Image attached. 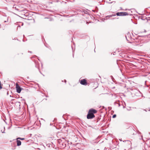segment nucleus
I'll list each match as a JSON object with an SVG mask.
<instances>
[{"mask_svg": "<svg viewBox=\"0 0 150 150\" xmlns=\"http://www.w3.org/2000/svg\"><path fill=\"white\" fill-rule=\"evenodd\" d=\"M97 111L94 109L91 108L89 110L87 115V119H92L95 117L94 114L96 113Z\"/></svg>", "mask_w": 150, "mask_h": 150, "instance_id": "f257e3e1", "label": "nucleus"}, {"mask_svg": "<svg viewBox=\"0 0 150 150\" xmlns=\"http://www.w3.org/2000/svg\"><path fill=\"white\" fill-rule=\"evenodd\" d=\"M128 15L129 14L126 12H117L115 14H112L108 16H106V17H108L109 18H109L110 17L113 16H124Z\"/></svg>", "mask_w": 150, "mask_h": 150, "instance_id": "f03ea898", "label": "nucleus"}, {"mask_svg": "<svg viewBox=\"0 0 150 150\" xmlns=\"http://www.w3.org/2000/svg\"><path fill=\"white\" fill-rule=\"evenodd\" d=\"M58 143L59 144L58 146L62 148H64L66 146V143L60 139H58L57 140Z\"/></svg>", "mask_w": 150, "mask_h": 150, "instance_id": "7ed1b4c3", "label": "nucleus"}, {"mask_svg": "<svg viewBox=\"0 0 150 150\" xmlns=\"http://www.w3.org/2000/svg\"><path fill=\"white\" fill-rule=\"evenodd\" d=\"M79 83L81 85H86L87 84L86 80L85 79H83L79 80Z\"/></svg>", "mask_w": 150, "mask_h": 150, "instance_id": "20e7f679", "label": "nucleus"}, {"mask_svg": "<svg viewBox=\"0 0 150 150\" xmlns=\"http://www.w3.org/2000/svg\"><path fill=\"white\" fill-rule=\"evenodd\" d=\"M16 88L17 92L18 93H20L22 89L18 85V83L16 84Z\"/></svg>", "mask_w": 150, "mask_h": 150, "instance_id": "39448f33", "label": "nucleus"}, {"mask_svg": "<svg viewBox=\"0 0 150 150\" xmlns=\"http://www.w3.org/2000/svg\"><path fill=\"white\" fill-rule=\"evenodd\" d=\"M125 37L127 40L128 41H129V39H131L132 38L131 36V34L129 33H128L127 34V35H126Z\"/></svg>", "mask_w": 150, "mask_h": 150, "instance_id": "423d86ee", "label": "nucleus"}, {"mask_svg": "<svg viewBox=\"0 0 150 150\" xmlns=\"http://www.w3.org/2000/svg\"><path fill=\"white\" fill-rule=\"evenodd\" d=\"M16 140V143L17 146H20L21 145V141L18 140V139Z\"/></svg>", "mask_w": 150, "mask_h": 150, "instance_id": "0eeeda50", "label": "nucleus"}, {"mask_svg": "<svg viewBox=\"0 0 150 150\" xmlns=\"http://www.w3.org/2000/svg\"><path fill=\"white\" fill-rule=\"evenodd\" d=\"M112 17H110L109 18H109L108 17H106V16L105 18H106V19L114 20V19H118V18H117L116 17L113 18H112Z\"/></svg>", "mask_w": 150, "mask_h": 150, "instance_id": "6e6552de", "label": "nucleus"}, {"mask_svg": "<svg viewBox=\"0 0 150 150\" xmlns=\"http://www.w3.org/2000/svg\"><path fill=\"white\" fill-rule=\"evenodd\" d=\"M115 105H116V104H117V105H118V106L120 107V105L119 103V100H117L114 103Z\"/></svg>", "mask_w": 150, "mask_h": 150, "instance_id": "1a4fd4ad", "label": "nucleus"}, {"mask_svg": "<svg viewBox=\"0 0 150 150\" xmlns=\"http://www.w3.org/2000/svg\"><path fill=\"white\" fill-rule=\"evenodd\" d=\"M18 7V6L16 7V5H14L13 6V8H15V9L17 11H18L19 10L17 8V7Z\"/></svg>", "mask_w": 150, "mask_h": 150, "instance_id": "9d476101", "label": "nucleus"}, {"mask_svg": "<svg viewBox=\"0 0 150 150\" xmlns=\"http://www.w3.org/2000/svg\"><path fill=\"white\" fill-rule=\"evenodd\" d=\"M25 139V138H21V137H18L16 139H20L22 140H23Z\"/></svg>", "mask_w": 150, "mask_h": 150, "instance_id": "9b49d317", "label": "nucleus"}, {"mask_svg": "<svg viewBox=\"0 0 150 150\" xmlns=\"http://www.w3.org/2000/svg\"><path fill=\"white\" fill-rule=\"evenodd\" d=\"M116 116V114H114V115H113L112 116V118H115Z\"/></svg>", "mask_w": 150, "mask_h": 150, "instance_id": "f8f14e48", "label": "nucleus"}, {"mask_svg": "<svg viewBox=\"0 0 150 150\" xmlns=\"http://www.w3.org/2000/svg\"><path fill=\"white\" fill-rule=\"evenodd\" d=\"M108 3L110 4L113 3H114V4H115V1H112V2H108Z\"/></svg>", "mask_w": 150, "mask_h": 150, "instance_id": "ddd939ff", "label": "nucleus"}, {"mask_svg": "<svg viewBox=\"0 0 150 150\" xmlns=\"http://www.w3.org/2000/svg\"><path fill=\"white\" fill-rule=\"evenodd\" d=\"M35 67H37V68H38V69H39V71H40V73L41 74H42V73H41V72H40V71L39 69V68H38V67H37V65H36V66H35Z\"/></svg>", "mask_w": 150, "mask_h": 150, "instance_id": "4468645a", "label": "nucleus"}, {"mask_svg": "<svg viewBox=\"0 0 150 150\" xmlns=\"http://www.w3.org/2000/svg\"><path fill=\"white\" fill-rule=\"evenodd\" d=\"M59 0H55L54 1V2H59Z\"/></svg>", "mask_w": 150, "mask_h": 150, "instance_id": "2eb2a0df", "label": "nucleus"}, {"mask_svg": "<svg viewBox=\"0 0 150 150\" xmlns=\"http://www.w3.org/2000/svg\"><path fill=\"white\" fill-rule=\"evenodd\" d=\"M21 28V26L20 25H18V26H17V29L18 28Z\"/></svg>", "mask_w": 150, "mask_h": 150, "instance_id": "dca6fc26", "label": "nucleus"}, {"mask_svg": "<svg viewBox=\"0 0 150 150\" xmlns=\"http://www.w3.org/2000/svg\"><path fill=\"white\" fill-rule=\"evenodd\" d=\"M55 149L58 150V149L57 147H56Z\"/></svg>", "mask_w": 150, "mask_h": 150, "instance_id": "f3484780", "label": "nucleus"}, {"mask_svg": "<svg viewBox=\"0 0 150 150\" xmlns=\"http://www.w3.org/2000/svg\"><path fill=\"white\" fill-rule=\"evenodd\" d=\"M8 18L7 21H8ZM6 22H7L6 21H4V22H5V23H6Z\"/></svg>", "mask_w": 150, "mask_h": 150, "instance_id": "a211bd4d", "label": "nucleus"}, {"mask_svg": "<svg viewBox=\"0 0 150 150\" xmlns=\"http://www.w3.org/2000/svg\"><path fill=\"white\" fill-rule=\"evenodd\" d=\"M64 82L65 83H66V82H67V81L66 80H64Z\"/></svg>", "mask_w": 150, "mask_h": 150, "instance_id": "6ab92c4d", "label": "nucleus"}, {"mask_svg": "<svg viewBox=\"0 0 150 150\" xmlns=\"http://www.w3.org/2000/svg\"><path fill=\"white\" fill-rule=\"evenodd\" d=\"M52 125V123H50V126H51Z\"/></svg>", "mask_w": 150, "mask_h": 150, "instance_id": "aec40b11", "label": "nucleus"}, {"mask_svg": "<svg viewBox=\"0 0 150 150\" xmlns=\"http://www.w3.org/2000/svg\"><path fill=\"white\" fill-rule=\"evenodd\" d=\"M28 52L30 53H32V52L31 51H29Z\"/></svg>", "mask_w": 150, "mask_h": 150, "instance_id": "412c9836", "label": "nucleus"}, {"mask_svg": "<svg viewBox=\"0 0 150 150\" xmlns=\"http://www.w3.org/2000/svg\"><path fill=\"white\" fill-rule=\"evenodd\" d=\"M121 141H122V139H119Z\"/></svg>", "mask_w": 150, "mask_h": 150, "instance_id": "4be33fe9", "label": "nucleus"}, {"mask_svg": "<svg viewBox=\"0 0 150 150\" xmlns=\"http://www.w3.org/2000/svg\"><path fill=\"white\" fill-rule=\"evenodd\" d=\"M2 132L3 133H5L4 131H3V132Z\"/></svg>", "mask_w": 150, "mask_h": 150, "instance_id": "5701e85b", "label": "nucleus"}, {"mask_svg": "<svg viewBox=\"0 0 150 150\" xmlns=\"http://www.w3.org/2000/svg\"><path fill=\"white\" fill-rule=\"evenodd\" d=\"M7 95H8V92H7Z\"/></svg>", "mask_w": 150, "mask_h": 150, "instance_id": "b1692460", "label": "nucleus"}, {"mask_svg": "<svg viewBox=\"0 0 150 150\" xmlns=\"http://www.w3.org/2000/svg\"><path fill=\"white\" fill-rule=\"evenodd\" d=\"M89 127H92L91 126H90V125H89Z\"/></svg>", "mask_w": 150, "mask_h": 150, "instance_id": "393cba45", "label": "nucleus"}, {"mask_svg": "<svg viewBox=\"0 0 150 150\" xmlns=\"http://www.w3.org/2000/svg\"><path fill=\"white\" fill-rule=\"evenodd\" d=\"M149 93H150V90H149Z\"/></svg>", "mask_w": 150, "mask_h": 150, "instance_id": "a878e982", "label": "nucleus"}, {"mask_svg": "<svg viewBox=\"0 0 150 150\" xmlns=\"http://www.w3.org/2000/svg\"><path fill=\"white\" fill-rule=\"evenodd\" d=\"M22 25H23V23H22Z\"/></svg>", "mask_w": 150, "mask_h": 150, "instance_id": "bb28decb", "label": "nucleus"}, {"mask_svg": "<svg viewBox=\"0 0 150 150\" xmlns=\"http://www.w3.org/2000/svg\"><path fill=\"white\" fill-rule=\"evenodd\" d=\"M52 147H53V148H54V146H52Z\"/></svg>", "mask_w": 150, "mask_h": 150, "instance_id": "cd10ccee", "label": "nucleus"}, {"mask_svg": "<svg viewBox=\"0 0 150 150\" xmlns=\"http://www.w3.org/2000/svg\"><path fill=\"white\" fill-rule=\"evenodd\" d=\"M96 8H98L97 7H96Z\"/></svg>", "mask_w": 150, "mask_h": 150, "instance_id": "c85d7f7f", "label": "nucleus"}, {"mask_svg": "<svg viewBox=\"0 0 150 150\" xmlns=\"http://www.w3.org/2000/svg\"><path fill=\"white\" fill-rule=\"evenodd\" d=\"M66 3H67V2H65V4H66Z\"/></svg>", "mask_w": 150, "mask_h": 150, "instance_id": "c756f323", "label": "nucleus"}, {"mask_svg": "<svg viewBox=\"0 0 150 150\" xmlns=\"http://www.w3.org/2000/svg\"><path fill=\"white\" fill-rule=\"evenodd\" d=\"M123 108H125V107L123 106Z\"/></svg>", "mask_w": 150, "mask_h": 150, "instance_id": "7c9ffc66", "label": "nucleus"}, {"mask_svg": "<svg viewBox=\"0 0 150 150\" xmlns=\"http://www.w3.org/2000/svg\"><path fill=\"white\" fill-rule=\"evenodd\" d=\"M73 56L74 57V55H73Z\"/></svg>", "mask_w": 150, "mask_h": 150, "instance_id": "2f4dec72", "label": "nucleus"}, {"mask_svg": "<svg viewBox=\"0 0 150 150\" xmlns=\"http://www.w3.org/2000/svg\"><path fill=\"white\" fill-rule=\"evenodd\" d=\"M145 111H146V110H144Z\"/></svg>", "mask_w": 150, "mask_h": 150, "instance_id": "473e14b6", "label": "nucleus"}, {"mask_svg": "<svg viewBox=\"0 0 150 150\" xmlns=\"http://www.w3.org/2000/svg\"><path fill=\"white\" fill-rule=\"evenodd\" d=\"M146 81H145V83H146Z\"/></svg>", "mask_w": 150, "mask_h": 150, "instance_id": "72a5a7b5", "label": "nucleus"}, {"mask_svg": "<svg viewBox=\"0 0 150 150\" xmlns=\"http://www.w3.org/2000/svg\"><path fill=\"white\" fill-rule=\"evenodd\" d=\"M109 1H111V0H109Z\"/></svg>", "mask_w": 150, "mask_h": 150, "instance_id": "f704fd0d", "label": "nucleus"}, {"mask_svg": "<svg viewBox=\"0 0 150 150\" xmlns=\"http://www.w3.org/2000/svg\"><path fill=\"white\" fill-rule=\"evenodd\" d=\"M149 134H150V132H149Z\"/></svg>", "mask_w": 150, "mask_h": 150, "instance_id": "c9c22d12", "label": "nucleus"}, {"mask_svg": "<svg viewBox=\"0 0 150 150\" xmlns=\"http://www.w3.org/2000/svg\"><path fill=\"white\" fill-rule=\"evenodd\" d=\"M149 111H150V110H149Z\"/></svg>", "mask_w": 150, "mask_h": 150, "instance_id": "e433bc0d", "label": "nucleus"}, {"mask_svg": "<svg viewBox=\"0 0 150 150\" xmlns=\"http://www.w3.org/2000/svg\"><path fill=\"white\" fill-rule=\"evenodd\" d=\"M125 150H126V149H125Z\"/></svg>", "mask_w": 150, "mask_h": 150, "instance_id": "4c0bfd02", "label": "nucleus"}]
</instances>
